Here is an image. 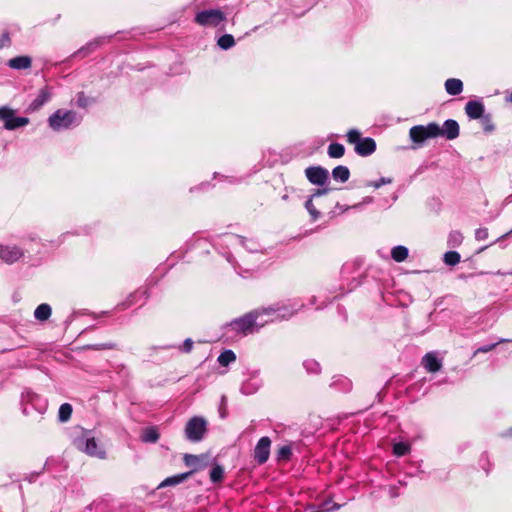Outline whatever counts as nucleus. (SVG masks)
<instances>
[{
  "mask_svg": "<svg viewBox=\"0 0 512 512\" xmlns=\"http://www.w3.org/2000/svg\"><path fill=\"white\" fill-rule=\"evenodd\" d=\"M297 309H290L286 306H270L261 308L245 314L244 316L230 322L229 327L237 332L247 335L263 327L266 323L275 319L290 318Z\"/></svg>",
  "mask_w": 512,
  "mask_h": 512,
  "instance_id": "nucleus-1",
  "label": "nucleus"
},
{
  "mask_svg": "<svg viewBox=\"0 0 512 512\" xmlns=\"http://www.w3.org/2000/svg\"><path fill=\"white\" fill-rule=\"evenodd\" d=\"M75 447L90 457L98 459L106 458V450L89 432L82 431L80 436L74 439Z\"/></svg>",
  "mask_w": 512,
  "mask_h": 512,
  "instance_id": "nucleus-2",
  "label": "nucleus"
},
{
  "mask_svg": "<svg viewBox=\"0 0 512 512\" xmlns=\"http://www.w3.org/2000/svg\"><path fill=\"white\" fill-rule=\"evenodd\" d=\"M79 124L77 113L72 110L57 109L48 118V125L53 131H62Z\"/></svg>",
  "mask_w": 512,
  "mask_h": 512,
  "instance_id": "nucleus-3",
  "label": "nucleus"
},
{
  "mask_svg": "<svg viewBox=\"0 0 512 512\" xmlns=\"http://www.w3.org/2000/svg\"><path fill=\"white\" fill-rule=\"evenodd\" d=\"M347 141L354 145L355 152L360 156H369L376 150L374 139L370 137L361 138V133L357 129L348 131Z\"/></svg>",
  "mask_w": 512,
  "mask_h": 512,
  "instance_id": "nucleus-4",
  "label": "nucleus"
},
{
  "mask_svg": "<svg viewBox=\"0 0 512 512\" xmlns=\"http://www.w3.org/2000/svg\"><path fill=\"white\" fill-rule=\"evenodd\" d=\"M409 136L414 143H423L427 139L439 136V125L436 123H429L426 126H413L410 128Z\"/></svg>",
  "mask_w": 512,
  "mask_h": 512,
  "instance_id": "nucleus-5",
  "label": "nucleus"
},
{
  "mask_svg": "<svg viewBox=\"0 0 512 512\" xmlns=\"http://www.w3.org/2000/svg\"><path fill=\"white\" fill-rule=\"evenodd\" d=\"M0 121L4 123L6 130H15L29 124V118L16 116L15 110L8 106L0 107Z\"/></svg>",
  "mask_w": 512,
  "mask_h": 512,
  "instance_id": "nucleus-6",
  "label": "nucleus"
},
{
  "mask_svg": "<svg viewBox=\"0 0 512 512\" xmlns=\"http://www.w3.org/2000/svg\"><path fill=\"white\" fill-rule=\"evenodd\" d=\"M225 19L226 16L220 9L204 10L195 16V22L205 27H217Z\"/></svg>",
  "mask_w": 512,
  "mask_h": 512,
  "instance_id": "nucleus-7",
  "label": "nucleus"
},
{
  "mask_svg": "<svg viewBox=\"0 0 512 512\" xmlns=\"http://www.w3.org/2000/svg\"><path fill=\"white\" fill-rule=\"evenodd\" d=\"M206 432V421L201 417L191 418L185 427L186 437L193 442L200 441Z\"/></svg>",
  "mask_w": 512,
  "mask_h": 512,
  "instance_id": "nucleus-8",
  "label": "nucleus"
},
{
  "mask_svg": "<svg viewBox=\"0 0 512 512\" xmlns=\"http://www.w3.org/2000/svg\"><path fill=\"white\" fill-rule=\"evenodd\" d=\"M305 175L310 183L320 186L324 185L329 178L328 170L320 166L308 167Z\"/></svg>",
  "mask_w": 512,
  "mask_h": 512,
  "instance_id": "nucleus-9",
  "label": "nucleus"
},
{
  "mask_svg": "<svg viewBox=\"0 0 512 512\" xmlns=\"http://www.w3.org/2000/svg\"><path fill=\"white\" fill-rule=\"evenodd\" d=\"M271 440L269 437L264 436L259 439L255 449L254 458L259 464L265 463L270 455Z\"/></svg>",
  "mask_w": 512,
  "mask_h": 512,
  "instance_id": "nucleus-10",
  "label": "nucleus"
},
{
  "mask_svg": "<svg viewBox=\"0 0 512 512\" xmlns=\"http://www.w3.org/2000/svg\"><path fill=\"white\" fill-rule=\"evenodd\" d=\"M23 255V250L17 246H0V259L5 263L12 264Z\"/></svg>",
  "mask_w": 512,
  "mask_h": 512,
  "instance_id": "nucleus-11",
  "label": "nucleus"
},
{
  "mask_svg": "<svg viewBox=\"0 0 512 512\" xmlns=\"http://www.w3.org/2000/svg\"><path fill=\"white\" fill-rule=\"evenodd\" d=\"M439 136L453 140L459 136V125L455 120H446L442 127L439 126Z\"/></svg>",
  "mask_w": 512,
  "mask_h": 512,
  "instance_id": "nucleus-12",
  "label": "nucleus"
},
{
  "mask_svg": "<svg viewBox=\"0 0 512 512\" xmlns=\"http://www.w3.org/2000/svg\"><path fill=\"white\" fill-rule=\"evenodd\" d=\"M52 92L49 87L42 88L36 98L30 103L28 109L30 111H38L44 104L50 101Z\"/></svg>",
  "mask_w": 512,
  "mask_h": 512,
  "instance_id": "nucleus-13",
  "label": "nucleus"
},
{
  "mask_svg": "<svg viewBox=\"0 0 512 512\" xmlns=\"http://www.w3.org/2000/svg\"><path fill=\"white\" fill-rule=\"evenodd\" d=\"M465 112L471 119H481L484 116V105L479 101H469L465 106Z\"/></svg>",
  "mask_w": 512,
  "mask_h": 512,
  "instance_id": "nucleus-14",
  "label": "nucleus"
},
{
  "mask_svg": "<svg viewBox=\"0 0 512 512\" xmlns=\"http://www.w3.org/2000/svg\"><path fill=\"white\" fill-rule=\"evenodd\" d=\"M422 365L428 372H437L441 369L442 363L434 353H427L422 359Z\"/></svg>",
  "mask_w": 512,
  "mask_h": 512,
  "instance_id": "nucleus-15",
  "label": "nucleus"
},
{
  "mask_svg": "<svg viewBox=\"0 0 512 512\" xmlns=\"http://www.w3.org/2000/svg\"><path fill=\"white\" fill-rule=\"evenodd\" d=\"M7 64L11 69L25 70L31 67L32 59L29 56H17L11 58Z\"/></svg>",
  "mask_w": 512,
  "mask_h": 512,
  "instance_id": "nucleus-16",
  "label": "nucleus"
},
{
  "mask_svg": "<svg viewBox=\"0 0 512 512\" xmlns=\"http://www.w3.org/2000/svg\"><path fill=\"white\" fill-rule=\"evenodd\" d=\"M445 90L449 95L456 96L463 91V82L457 78H450L445 81Z\"/></svg>",
  "mask_w": 512,
  "mask_h": 512,
  "instance_id": "nucleus-17",
  "label": "nucleus"
},
{
  "mask_svg": "<svg viewBox=\"0 0 512 512\" xmlns=\"http://www.w3.org/2000/svg\"><path fill=\"white\" fill-rule=\"evenodd\" d=\"M192 473H193V471H190L187 473H182V474L174 475L171 477H167L159 484L158 488L178 485V484L182 483L183 481H185Z\"/></svg>",
  "mask_w": 512,
  "mask_h": 512,
  "instance_id": "nucleus-18",
  "label": "nucleus"
},
{
  "mask_svg": "<svg viewBox=\"0 0 512 512\" xmlns=\"http://www.w3.org/2000/svg\"><path fill=\"white\" fill-rule=\"evenodd\" d=\"M52 309L50 305L43 303L40 304L34 311V317L39 321H46L51 316Z\"/></svg>",
  "mask_w": 512,
  "mask_h": 512,
  "instance_id": "nucleus-19",
  "label": "nucleus"
},
{
  "mask_svg": "<svg viewBox=\"0 0 512 512\" xmlns=\"http://www.w3.org/2000/svg\"><path fill=\"white\" fill-rule=\"evenodd\" d=\"M408 248L402 245H398L392 248L391 257L396 262H403L408 257Z\"/></svg>",
  "mask_w": 512,
  "mask_h": 512,
  "instance_id": "nucleus-20",
  "label": "nucleus"
},
{
  "mask_svg": "<svg viewBox=\"0 0 512 512\" xmlns=\"http://www.w3.org/2000/svg\"><path fill=\"white\" fill-rule=\"evenodd\" d=\"M332 176L335 180L344 183L349 179L350 171L346 166L339 165L333 169Z\"/></svg>",
  "mask_w": 512,
  "mask_h": 512,
  "instance_id": "nucleus-21",
  "label": "nucleus"
},
{
  "mask_svg": "<svg viewBox=\"0 0 512 512\" xmlns=\"http://www.w3.org/2000/svg\"><path fill=\"white\" fill-rule=\"evenodd\" d=\"M184 463L195 471L202 467L203 458L197 455L185 454Z\"/></svg>",
  "mask_w": 512,
  "mask_h": 512,
  "instance_id": "nucleus-22",
  "label": "nucleus"
},
{
  "mask_svg": "<svg viewBox=\"0 0 512 512\" xmlns=\"http://www.w3.org/2000/svg\"><path fill=\"white\" fill-rule=\"evenodd\" d=\"M345 153V148L340 143H332L328 147V155L331 158H341Z\"/></svg>",
  "mask_w": 512,
  "mask_h": 512,
  "instance_id": "nucleus-23",
  "label": "nucleus"
},
{
  "mask_svg": "<svg viewBox=\"0 0 512 512\" xmlns=\"http://www.w3.org/2000/svg\"><path fill=\"white\" fill-rule=\"evenodd\" d=\"M236 360V355L232 350H225L218 357V362L221 366H228Z\"/></svg>",
  "mask_w": 512,
  "mask_h": 512,
  "instance_id": "nucleus-24",
  "label": "nucleus"
},
{
  "mask_svg": "<svg viewBox=\"0 0 512 512\" xmlns=\"http://www.w3.org/2000/svg\"><path fill=\"white\" fill-rule=\"evenodd\" d=\"M217 44L220 48L227 50L234 46L235 40L232 35L225 34L218 39Z\"/></svg>",
  "mask_w": 512,
  "mask_h": 512,
  "instance_id": "nucleus-25",
  "label": "nucleus"
},
{
  "mask_svg": "<svg viewBox=\"0 0 512 512\" xmlns=\"http://www.w3.org/2000/svg\"><path fill=\"white\" fill-rule=\"evenodd\" d=\"M159 439V434L154 428H147L143 432L142 440L147 443H155Z\"/></svg>",
  "mask_w": 512,
  "mask_h": 512,
  "instance_id": "nucleus-26",
  "label": "nucleus"
},
{
  "mask_svg": "<svg viewBox=\"0 0 512 512\" xmlns=\"http://www.w3.org/2000/svg\"><path fill=\"white\" fill-rule=\"evenodd\" d=\"M444 262L447 265L454 266L460 262V254L456 251L446 252L444 255Z\"/></svg>",
  "mask_w": 512,
  "mask_h": 512,
  "instance_id": "nucleus-27",
  "label": "nucleus"
},
{
  "mask_svg": "<svg viewBox=\"0 0 512 512\" xmlns=\"http://www.w3.org/2000/svg\"><path fill=\"white\" fill-rule=\"evenodd\" d=\"M72 414V406L68 403H64L59 408V419L62 422L67 421Z\"/></svg>",
  "mask_w": 512,
  "mask_h": 512,
  "instance_id": "nucleus-28",
  "label": "nucleus"
},
{
  "mask_svg": "<svg viewBox=\"0 0 512 512\" xmlns=\"http://www.w3.org/2000/svg\"><path fill=\"white\" fill-rule=\"evenodd\" d=\"M410 452V445L404 442L395 443L393 453L396 456H403Z\"/></svg>",
  "mask_w": 512,
  "mask_h": 512,
  "instance_id": "nucleus-29",
  "label": "nucleus"
},
{
  "mask_svg": "<svg viewBox=\"0 0 512 512\" xmlns=\"http://www.w3.org/2000/svg\"><path fill=\"white\" fill-rule=\"evenodd\" d=\"M224 470L221 466L216 465L210 471V479L212 482L217 483L223 479Z\"/></svg>",
  "mask_w": 512,
  "mask_h": 512,
  "instance_id": "nucleus-30",
  "label": "nucleus"
},
{
  "mask_svg": "<svg viewBox=\"0 0 512 512\" xmlns=\"http://www.w3.org/2000/svg\"><path fill=\"white\" fill-rule=\"evenodd\" d=\"M303 365H304V368L306 369V371L309 373L317 374L320 372V365L314 359L305 360Z\"/></svg>",
  "mask_w": 512,
  "mask_h": 512,
  "instance_id": "nucleus-31",
  "label": "nucleus"
},
{
  "mask_svg": "<svg viewBox=\"0 0 512 512\" xmlns=\"http://www.w3.org/2000/svg\"><path fill=\"white\" fill-rule=\"evenodd\" d=\"M391 183H392V179L391 178L382 177L378 181H368V182H366L365 186L373 187L375 189H378L382 185H387V184H391Z\"/></svg>",
  "mask_w": 512,
  "mask_h": 512,
  "instance_id": "nucleus-32",
  "label": "nucleus"
},
{
  "mask_svg": "<svg viewBox=\"0 0 512 512\" xmlns=\"http://www.w3.org/2000/svg\"><path fill=\"white\" fill-rule=\"evenodd\" d=\"M305 208L309 212V214L312 216L314 220H316L319 217V212L316 210L314 204H313V197H310L306 203Z\"/></svg>",
  "mask_w": 512,
  "mask_h": 512,
  "instance_id": "nucleus-33",
  "label": "nucleus"
},
{
  "mask_svg": "<svg viewBox=\"0 0 512 512\" xmlns=\"http://www.w3.org/2000/svg\"><path fill=\"white\" fill-rule=\"evenodd\" d=\"M462 240H463V236L458 231H454V232L450 233V235H449V242L451 243L452 246L459 245L462 242Z\"/></svg>",
  "mask_w": 512,
  "mask_h": 512,
  "instance_id": "nucleus-34",
  "label": "nucleus"
},
{
  "mask_svg": "<svg viewBox=\"0 0 512 512\" xmlns=\"http://www.w3.org/2000/svg\"><path fill=\"white\" fill-rule=\"evenodd\" d=\"M480 120H481L484 131L492 132L494 130V125L491 121L490 116H488V115L483 116Z\"/></svg>",
  "mask_w": 512,
  "mask_h": 512,
  "instance_id": "nucleus-35",
  "label": "nucleus"
},
{
  "mask_svg": "<svg viewBox=\"0 0 512 512\" xmlns=\"http://www.w3.org/2000/svg\"><path fill=\"white\" fill-rule=\"evenodd\" d=\"M508 340L507 339H500L497 343H494V344H490V345H485V346H482V347H479L475 353H487L491 350H493L499 343H504V342H507Z\"/></svg>",
  "mask_w": 512,
  "mask_h": 512,
  "instance_id": "nucleus-36",
  "label": "nucleus"
},
{
  "mask_svg": "<svg viewBox=\"0 0 512 512\" xmlns=\"http://www.w3.org/2000/svg\"><path fill=\"white\" fill-rule=\"evenodd\" d=\"M102 40L99 39V40H95L91 43H89L86 47H83L81 48L78 53L79 54H83V55H87L89 52H91L96 46H98L100 44Z\"/></svg>",
  "mask_w": 512,
  "mask_h": 512,
  "instance_id": "nucleus-37",
  "label": "nucleus"
},
{
  "mask_svg": "<svg viewBox=\"0 0 512 512\" xmlns=\"http://www.w3.org/2000/svg\"><path fill=\"white\" fill-rule=\"evenodd\" d=\"M291 454H292V450H291L290 446H287V445L280 447L278 450V457L281 459H289Z\"/></svg>",
  "mask_w": 512,
  "mask_h": 512,
  "instance_id": "nucleus-38",
  "label": "nucleus"
},
{
  "mask_svg": "<svg viewBox=\"0 0 512 512\" xmlns=\"http://www.w3.org/2000/svg\"><path fill=\"white\" fill-rule=\"evenodd\" d=\"M475 238L477 241H483L488 238V229L487 228H479L475 232Z\"/></svg>",
  "mask_w": 512,
  "mask_h": 512,
  "instance_id": "nucleus-39",
  "label": "nucleus"
},
{
  "mask_svg": "<svg viewBox=\"0 0 512 512\" xmlns=\"http://www.w3.org/2000/svg\"><path fill=\"white\" fill-rule=\"evenodd\" d=\"M77 105L79 107H86L88 105V99L83 93H79L77 96Z\"/></svg>",
  "mask_w": 512,
  "mask_h": 512,
  "instance_id": "nucleus-40",
  "label": "nucleus"
},
{
  "mask_svg": "<svg viewBox=\"0 0 512 512\" xmlns=\"http://www.w3.org/2000/svg\"><path fill=\"white\" fill-rule=\"evenodd\" d=\"M9 44H10V37H9L8 33H3L0 36V49L8 46Z\"/></svg>",
  "mask_w": 512,
  "mask_h": 512,
  "instance_id": "nucleus-41",
  "label": "nucleus"
},
{
  "mask_svg": "<svg viewBox=\"0 0 512 512\" xmlns=\"http://www.w3.org/2000/svg\"><path fill=\"white\" fill-rule=\"evenodd\" d=\"M193 347V341L190 338H187L182 346V351L188 353L192 350Z\"/></svg>",
  "mask_w": 512,
  "mask_h": 512,
  "instance_id": "nucleus-42",
  "label": "nucleus"
},
{
  "mask_svg": "<svg viewBox=\"0 0 512 512\" xmlns=\"http://www.w3.org/2000/svg\"><path fill=\"white\" fill-rule=\"evenodd\" d=\"M372 202H373V198L370 196H367L363 199V201L361 203L355 204V205L351 206V208H359L363 204H370Z\"/></svg>",
  "mask_w": 512,
  "mask_h": 512,
  "instance_id": "nucleus-43",
  "label": "nucleus"
},
{
  "mask_svg": "<svg viewBox=\"0 0 512 512\" xmlns=\"http://www.w3.org/2000/svg\"><path fill=\"white\" fill-rule=\"evenodd\" d=\"M331 189L330 188H323L318 189L311 197H318L327 194Z\"/></svg>",
  "mask_w": 512,
  "mask_h": 512,
  "instance_id": "nucleus-44",
  "label": "nucleus"
},
{
  "mask_svg": "<svg viewBox=\"0 0 512 512\" xmlns=\"http://www.w3.org/2000/svg\"><path fill=\"white\" fill-rule=\"evenodd\" d=\"M509 235H512V229L509 232H507L506 234H504L501 238H505Z\"/></svg>",
  "mask_w": 512,
  "mask_h": 512,
  "instance_id": "nucleus-45",
  "label": "nucleus"
},
{
  "mask_svg": "<svg viewBox=\"0 0 512 512\" xmlns=\"http://www.w3.org/2000/svg\"><path fill=\"white\" fill-rule=\"evenodd\" d=\"M508 101L512 102V93L509 95V97L507 98Z\"/></svg>",
  "mask_w": 512,
  "mask_h": 512,
  "instance_id": "nucleus-46",
  "label": "nucleus"
}]
</instances>
